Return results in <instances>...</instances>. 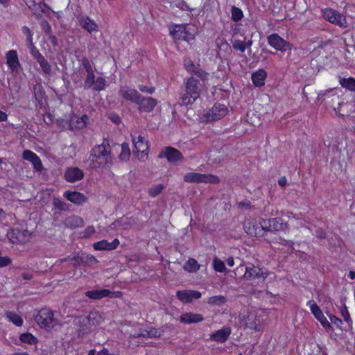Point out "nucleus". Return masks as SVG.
<instances>
[{
    "mask_svg": "<svg viewBox=\"0 0 355 355\" xmlns=\"http://www.w3.org/2000/svg\"><path fill=\"white\" fill-rule=\"evenodd\" d=\"M87 162L92 168H105L112 164L111 146L107 140L104 139L101 144L92 148Z\"/></svg>",
    "mask_w": 355,
    "mask_h": 355,
    "instance_id": "1",
    "label": "nucleus"
},
{
    "mask_svg": "<svg viewBox=\"0 0 355 355\" xmlns=\"http://www.w3.org/2000/svg\"><path fill=\"white\" fill-rule=\"evenodd\" d=\"M101 321L102 317L98 311H92L87 316L76 317L73 320V324L78 336L83 338L89 334L93 327L99 324Z\"/></svg>",
    "mask_w": 355,
    "mask_h": 355,
    "instance_id": "2",
    "label": "nucleus"
},
{
    "mask_svg": "<svg viewBox=\"0 0 355 355\" xmlns=\"http://www.w3.org/2000/svg\"><path fill=\"white\" fill-rule=\"evenodd\" d=\"M200 91L201 85L199 80L190 77L185 83V93L179 98V104L181 105L193 104L200 97Z\"/></svg>",
    "mask_w": 355,
    "mask_h": 355,
    "instance_id": "3",
    "label": "nucleus"
},
{
    "mask_svg": "<svg viewBox=\"0 0 355 355\" xmlns=\"http://www.w3.org/2000/svg\"><path fill=\"white\" fill-rule=\"evenodd\" d=\"M35 320L41 328L46 330L53 329L57 324L53 311L46 308L37 312L35 315Z\"/></svg>",
    "mask_w": 355,
    "mask_h": 355,
    "instance_id": "4",
    "label": "nucleus"
},
{
    "mask_svg": "<svg viewBox=\"0 0 355 355\" xmlns=\"http://www.w3.org/2000/svg\"><path fill=\"white\" fill-rule=\"evenodd\" d=\"M245 269V274L243 277L246 280L257 281V282H263L268 277V273L262 268L251 265L243 268V266H240L236 268L237 271H242Z\"/></svg>",
    "mask_w": 355,
    "mask_h": 355,
    "instance_id": "5",
    "label": "nucleus"
},
{
    "mask_svg": "<svg viewBox=\"0 0 355 355\" xmlns=\"http://www.w3.org/2000/svg\"><path fill=\"white\" fill-rule=\"evenodd\" d=\"M184 181L191 183H213L219 182V178L217 176L211 174H201L198 173H187L184 176Z\"/></svg>",
    "mask_w": 355,
    "mask_h": 355,
    "instance_id": "6",
    "label": "nucleus"
},
{
    "mask_svg": "<svg viewBox=\"0 0 355 355\" xmlns=\"http://www.w3.org/2000/svg\"><path fill=\"white\" fill-rule=\"evenodd\" d=\"M227 111V107L225 105L216 103L204 114L203 118L207 122L216 121L224 117Z\"/></svg>",
    "mask_w": 355,
    "mask_h": 355,
    "instance_id": "7",
    "label": "nucleus"
},
{
    "mask_svg": "<svg viewBox=\"0 0 355 355\" xmlns=\"http://www.w3.org/2000/svg\"><path fill=\"white\" fill-rule=\"evenodd\" d=\"M268 44L275 50L284 52L291 51L293 45L281 37L277 33H272L267 37Z\"/></svg>",
    "mask_w": 355,
    "mask_h": 355,
    "instance_id": "8",
    "label": "nucleus"
},
{
    "mask_svg": "<svg viewBox=\"0 0 355 355\" xmlns=\"http://www.w3.org/2000/svg\"><path fill=\"white\" fill-rule=\"evenodd\" d=\"M263 218L260 221H248L244 224L245 232L254 237L263 236L266 232L263 227Z\"/></svg>",
    "mask_w": 355,
    "mask_h": 355,
    "instance_id": "9",
    "label": "nucleus"
},
{
    "mask_svg": "<svg viewBox=\"0 0 355 355\" xmlns=\"http://www.w3.org/2000/svg\"><path fill=\"white\" fill-rule=\"evenodd\" d=\"M263 222L266 232L286 231L288 228L287 223H283L281 218L263 219Z\"/></svg>",
    "mask_w": 355,
    "mask_h": 355,
    "instance_id": "10",
    "label": "nucleus"
},
{
    "mask_svg": "<svg viewBox=\"0 0 355 355\" xmlns=\"http://www.w3.org/2000/svg\"><path fill=\"white\" fill-rule=\"evenodd\" d=\"M132 142L135 147L134 155L137 154L139 159H142L145 156H147L148 146L144 137L139 135L136 138L132 136Z\"/></svg>",
    "mask_w": 355,
    "mask_h": 355,
    "instance_id": "11",
    "label": "nucleus"
},
{
    "mask_svg": "<svg viewBox=\"0 0 355 355\" xmlns=\"http://www.w3.org/2000/svg\"><path fill=\"white\" fill-rule=\"evenodd\" d=\"M120 295V292L114 293L106 288L95 289L85 292V296L92 300H101L107 297L110 298L118 297Z\"/></svg>",
    "mask_w": 355,
    "mask_h": 355,
    "instance_id": "12",
    "label": "nucleus"
},
{
    "mask_svg": "<svg viewBox=\"0 0 355 355\" xmlns=\"http://www.w3.org/2000/svg\"><path fill=\"white\" fill-rule=\"evenodd\" d=\"M307 304L309 305L312 314L321 323L322 327L326 329H331V323L324 317L320 308L317 305V304L314 302L313 300H309L307 302Z\"/></svg>",
    "mask_w": 355,
    "mask_h": 355,
    "instance_id": "13",
    "label": "nucleus"
},
{
    "mask_svg": "<svg viewBox=\"0 0 355 355\" xmlns=\"http://www.w3.org/2000/svg\"><path fill=\"white\" fill-rule=\"evenodd\" d=\"M139 102L137 103L139 105L138 110L140 112L150 113L157 106L158 102L156 98L153 97H145L141 95Z\"/></svg>",
    "mask_w": 355,
    "mask_h": 355,
    "instance_id": "14",
    "label": "nucleus"
},
{
    "mask_svg": "<svg viewBox=\"0 0 355 355\" xmlns=\"http://www.w3.org/2000/svg\"><path fill=\"white\" fill-rule=\"evenodd\" d=\"M323 15L324 19L329 22L340 26H345V17L336 10L333 9H325Z\"/></svg>",
    "mask_w": 355,
    "mask_h": 355,
    "instance_id": "15",
    "label": "nucleus"
},
{
    "mask_svg": "<svg viewBox=\"0 0 355 355\" xmlns=\"http://www.w3.org/2000/svg\"><path fill=\"white\" fill-rule=\"evenodd\" d=\"M170 33L175 40L189 41L192 38V35L187 30L185 25H175Z\"/></svg>",
    "mask_w": 355,
    "mask_h": 355,
    "instance_id": "16",
    "label": "nucleus"
},
{
    "mask_svg": "<svg viewBox=\"0 0 355 355\" xmlns=\"http://www.w3.org/2000/svg\"><path fill=\"white\" fill-rule=\"evenodd\" d=\"M119 94L125 100L131 101L134 103L139 102L138 101L141 95L136 89H132L129 87H121L119 91Z\"/></svg>",
    "mask_w": 355,
    "mask_h": 355,
    "instance_id": "17",
    "label": "nucleus"
},
{
    "mask_svg": "<svg viewBox=\"0 0 355 355\" xmlns=\"http://www.w3.org/2000/svg\"><path fill=\"white\" fill-rule=\"evenodd\" d=\"M83 177V171L78 167L67 168L64 173V178L69 182L79 181L82 180Z\"/></svg>",
    "mask_w": 355,
    "mask_h": 355,
    "instance_id": "18",
    "label": "nucleus"
},
{
    "mask_svg": "<svg viewBox=\"0 0 355 355\" xmlns=\"http://www.w3.org/2000/svg\"><path fill=\"white\" fill-rule=\"evenodd\" d=\"M77 19L79 25L89 33H91L97 31L98 26L96 23L87 16L80 15L77 17Z\"/></svg>",
    "mask_w": 355,
    "mask_h": 355,
    "instance_id": "19",
    "label": "nucleus"
},
{
    "mask_svg": "<svg viewBox=\"0 0 355 355\" xmlns=\"http://www.w3.org/2000/svg\"><path fill=\"white\" fill-rule=\"evenodd\" d=\"M164 157H166L170 162H175L182 159V153L173 147H167L164 152L159 153L158 155L159 158Z\"/></svg>",
    "mask_w": 355,
    "mask_h": 355,
    "instance_id": "20",
    "label": "nucleus"
},
{
    "mask_svg": "<svg viewBox=\"0 0 355 355\" xmlns=\"http://www.w3.org/2000/svg\"><path fill=\"white\" fill-rule=\"evenodd\" d=\"M181 323L192 324L198 323L204 320V318L201 314L187 312L182 313L179 318Z\"/></svg>",
    "mask_w": 355,
    "mask_h": 355,
    "instance_id": "21",
    "label": "nucleus"
},
{
    "mask_svg": "<svg viewBox=\"0 0 355 355\" xmlns=\"http://www.w3.org/2000/svg\"><path fill=\"white\" fill-rule=\"evenodd\" d=\"M119 245L118 239H114L112 242L107 240H102L93 244V247L96 250H115Z\"/></svg>",
    "mask_w": 355,
    "mask_h": 355,
    "instance_id": "22",
    "label": "nucleus"
},
{
    "mask_svg": "<svg viewBox=\"0 0 355 355\" xmlns=\"http://www.w3.org/2000/svg\"><path fill=\"white\" fill-rule=\"evenodd\" d=\"M63 196L68 200L76 205H82L87 200V198L83 193L78 191H67Z\"/></svg>",
    "mask_w": 355,
    "mask_h": 355,
    "instance_id": "23",
    "label": "nucleus"
},
{
    "mask_svg": "<svg viewBox=\"0 0 355 355\" xmlns=\"http://www.w3.org/2000/svg\"><path fill=\"white\" fill-rule=\"evenodd\" d=\"M6 62L12 71H18L20 64L15 50H10L6 53Z\"/></svg>",
    "mask_w": 355,
    "mask_h": 355,
    "instance_id": "24",
    "label": "nucleus"
},
{
    "mask_svg": "<svg viewBox=\"0 0 355 355\" xmlns=\"http://www.w3.org/2000/svg\"><path fill=\"white\" fill-rule=\"evenodd\" d=\"M64 225L67 227L75 229L83 227L84 225V220L80 216L72 215L65 218Z\"/></svg>",
    "mask_w": 355,
    "mask_h": 355,
    "instance_id": "25",
    "label": "nucleus"
},
{
    "mask_svg": "<svg viewBox=\"0 0 355 355\" xmlns=\"http://www.w3.org/2000/svg\"><path fill=\"white\" fill-rule=\"evenodd\" d=\"M231 334L230 327H223L211 335V338L216 342L223 343L227 340Z\"/></svg>",
    "mask_w": 355,
    "mask_h": 355,
    "instance_id": "26",
    "label": "nucleus"
},
{
    "mask_svg": "<svg viewBox=\"0 0 355 355\" xmlns=\"http://www.w3.org/2000/svg\"><path fill=\"white\" fill-rule=\"evenodd\" d=\"M267 72L264 69H259L252 74V81L256 87H262L265 84Z\"/></svg>",
    "mask_w": 355,
    "mask_h": 355,
    "instance_id": "27",
    "label": "nucleus"
},
{
    "mask_svg": "<svg viewBox=\"0 0 355 355\" xmlns=\"http://www.w3.org/2000/svg\"><path fill=\"white\" fill-rule=\"evenodd\" d=\"M7 236L12 243H18L24 241V232L19 229L8 230Z\"/></svg>",
    "mask_w": 355,
    "mask_h": 355,
    "instance_id": "28",
    "label": "nucleus"
},
{
    "mask_svg": "<svg viewBox=\"0 0 355 355\" xmlns=\"http://www.w3.org/2000/svg\"><path fill=\"white\" fill-rule=\"evenodd\" d=\"M339 83L342 87L350 92H355V78L339 77Z\"/></svg>",
    "mask_w": 355,
    "mask_h": 355,
    "instance_id": "29",
    "label": "nucleus"
},
{
    "mask_svg": "<svg viewBox=\"0 0 355 355\" xmlns=\"http://www.w3.org/2000/svg\"><path fill=\"white\" fill-rule=\"evenodd\" d=\"M200 264L194 259L190 258L184 264V269L189 272H196L200 269Z\"/></svg>",
    "mask_w": 355,
    "mask_h": 355,
    "instance_id": "30",
    "label": "nucleus"
},
{
    "mask_svg": "<svg viewBox=\"0 0 355 355\" xmlns=\"http://www.w3.org/2000/svg\"><path fill=\"white\" fill-rule=\"evenodd\" d=\"M227 302L226 298L223 295H215L208 298L207 303L212 306H222Z\"/></svg>",
    "mask_w": 355,
    "mask_h": 355,
    "instance_id": "31",
    "label": "nucleus"
},
{
    "mask_svg": "<svg viewBox=\"0 0 355 355\" xmlns=\"http://www.w3.org/2000/svg\"><path fill=\"white\" fill-rule=\"evenodd\" d=\"M37 62L39 63L44 74L47 76H51V65L49 63V62L46 60V58L44 56L39 59Z\"/></svg>",
    "mask_w": 355,
    "mask_h": 355,
    "instance_id": "32",
    "label": "nucleus"
},
{
    "mask_svg": "<svg viewBox=\"0 0 355 355\" xmlns=\"http://www.w3.org/2000/svg\"><path fill=\"white\" fill-rule=\"evenodd\" d=\"M7 318L11 321L17 327H21L23 324L22 318L16 313L12 311H7L6 313Z\"/></svg>",
    "mask_w": 355,
    "mask_h": 355,
    "instance_id": "33",
    "label": "nucleus"
},
{
    "mask_svg": "<svg viewBox=\"0 0 355 355\" xmlns=\"http://www.w3.org/2000/svg\"><path fill=\"white\" fill-rule=\"evenodd\" d=\"M130 156V150L128 144L124 142L121 144V152L119 156L121 161H128Z\"/></svg>",
    "mask_w": 355,
    "mask_h": 355,
    "instance_id": "34",
    "label": "nucleus"
},
{
    "mask_svg": "<svg viewBox=\"0 0 355 355\" xmlns=\"http://www.w3.org/2000/svg\"><path fill=\"white\" fill-rule=\"evenodd\" d=\"M164 187V184H158L149 188L148 193L151 197H156L162 191Z\"/></svg>",
    "mask_w": 355,
    "mask_h": 355,
    "instance_id": "35",
    "label": "nucleus"
},
{
    "mask_svg": "<svg viewBox=\"0 0 355 355\" xmlns=\"http://www.w3.org/2000/svg\"><path fill=\"white\" fill-rule=\"evenodd\" d=\"M83 258V264L84 265H94L98 263V260L96 258L91 254H88L86 253H81Z\"/></svg>",
    "mask_w": 355,
    "mask_h": 355,
    "instance_id": "36",
    "label": "nucleus"
},
{
    "mask_svg": "<svg viewBox=\"0 0 355 355\" xmlns=\"http://www.w3.org/2000/svg\"><path fill=\"white\" fill-rule=\"evenodd\" d=\"M20 340L28 344H35L37 338L30 333H25L20 336Z\"/></svg>",
    "mask_w": 355,
    "mask_h": 355,
    "instance_id": "37",
    "label": "nucleus"
},
{
    "mask_svg": "<svg viewBox=\"0 0 355 355\" xmlns=\"http://www.w3.org/2000/svg\"><path fill=\"white\" fill-rule=\"evenodd\" d=\"M232 48L236 51H239L241 53L245 52L246 49V44L245 42L240 40H234L232 41Z\"/></svg>",
    "mask_w": 355,
    "mask_h": 355,
    "instance_id": "38",
    "label": "nucleus"
},
{
    "mask_svg": "<svg viewBox=\"0 0 355 355\" xmlns=\"http://www.w3.org/2000/svg\"><path fill=\"white\" fill-rule=\"evenodd\" d=\"M95 74L94 71L87 73V77L85 80L84 87L85 89L91 88L94 85Z\"/></svg>",
    "mask_w": 355,
    "mask_h": 355,
    "instance_id": "39",
    "label": "nucleus"
},
{
    "mask_svg": "<svg viewBox=\"0 0 355 355\" xmlns=\"http://www.w3.org/2000/svg\"><path fill=\"white\" fill-rule=\"evenodd\" d=\"M231 12L232 19L234 21H239L243 17L242 10L236 6H232Z\"/></svg>",
    "mask_w": 355,
    "mask_h": 355,
    "instance_id": "40",
    "label": "nucleus"
},
{
    "mask_svg": "<svg viewBox=\"0 0 355 355\" xmlns=\"http://www.w3.org/2000/svg\"><path fill=\"white\" fill-rule=\"evenodd\" d=\"M213 266L214 270L218 272H225L226 270V267L225 266L224 262L218 258L214 259Z\"/></svg>",
    "mask_w": 355,
    "mask_h": 355,
    "instance_id": "41",
    "label": "nucleus"
},
{
    "mask_svg": "<svg viewBox=\"0 0 355 355\" xmlns=\"http://www.w3.org/2000/svg\"><path fill=\"white\" fill-rule=\"evenodd\" d=\"M177 297L184 303L191 302L190 295L188 290L179 291L177 292Z\"/></svg>",
    "mask_w": 355,
    "mask_h": 355,
    "instance_id": "42",
    "label": "nucleus"
},
{
    "mask_svg": "<svg viewBox=\"0 0 355 355\" xmlns=\"http://www.w3.org/2000/svg\"><path fill=\"white\" fill-rule=\"evenodd\" d=\"M53 205L60 210L67 211L69 209V205L57 198H53Z\"/></svg>",
    "mask_w": 355,
    "mask_h": 355,
    "instance_id": "43",
    "label": "nucleus"
},
{
    "mask_svg": "<svg viewBox=\"0 0 355 355\" xmlns=\"http://www.w3.org/2000/svg\"><path fill=\"white\" fill-rule=\"evenodd\" d=\"M105 83L106 81L103 78L98 77L92 87L96 91H101L105 88Z\"/></svg>",
    "mask_w": 355,
    "mask_h": 355,
    "instance_id": "44",
    "label": "nucleus"
},
{
    "mask_svg": "<svg viewBox=\"0 0 355 355\" xmlns=\"http://www.w3.org/2000/svg\"><path fill=\"white\" fill-rule=\"evenodd\" d=\"M340 314L345 322H347V323L352 324V320L350 318V315L345 303H343L342 304Z\"/></svg>",
    "mask_w": 355,
    "mask_h": 355,
    "instance_id": "45",
    "label": "nucleus"
},
{
    "mask_svg": "<svg viewBox=\"0 0 355 355\" xmlns=\"http://www.w3.org/2000/svg\"><path fill=\"white\" fill-rule=\"evenodd\" d=\"M81 63H82L83 67L84 68V69L86 71L87 73L94 71L93 67L87 58H83L81 60Z\"/></svg>",
    "mask_w": 355,
    "mask_h": 355,
    "instance_id": "46",
    "label": "nucleus"
},
{
    "mask_svg": "<svg viewBox=\"0 0 355 355\" xmlns=\"http://www.w3.org/2000/svg\"><path fill=\"white\" fill-rule=\"evenodd\" d=\"M40 26L46 35L51 33V27L46 19L40 21Z\"/></svg>",
    "mask_w": 355,
    "mask_h": 355,
    "instance_id": "47",
    "label": "nucleus"
},
{
    "mask_svg": "<svg viewBox=\"0 0 355 355\" xmlns=\"http://www.w3.org/2000/svg\"><path fill=\"white\" fill-rule=\"evenodd\" d=\"M184 65L186 69L189 72H193L196 68L193 62L189 58H186L184 60Z\"/></svg>",
    "mask_w": 355,
    "mask_h": 355,
    "instance_id": "48",
    "label": "nucleus"
},
{
    "mask_svg": "<svg viewBox=\"0 0 355 355\" xmlns=\"http://www.w3.org/2000/svg\"><path fill=\"white\" fill-rule=\"evenodd\" d=\"M37 155L34 153L33 152H32L31 150H25L24 152H23V154H22V157L24 159L26 160H28L30 161L31 162H32L33 159H35V157H36Z\"/></svg>",
    "mask_w": 355,
    "mask_h": 355,
    "instance_id": "49",
    "label": "nucleus"
},
{
    "mask_svg": "<svg viewBox=\"0 0 355 355\" xmlns=\"http://www.w3.org/2000/svg\"><path fill=\"white\" fill-rule=\"evenodd\" d=\"M139 89L143 92V93H147L149 94H152L155 92V87H148L146 85H139L138 86Z\"/></svg>",
    "mask_w": 355,
    "mask_h": 355,
    "instance_id": "50",
    "label": "nucleus"
},
{
    "mask_svg": "<svg viewBox=\"0 0 355 355\" xmlns=\"http://www.w3.org/2000/svg\"><path fill=\"white\" fill-rule=\"evenodd\" d=\"M329 317L332 324H334L337 328L342 329L341 325L343 324V321L340 318L333 315H329Z\"/></svg>",
    "mask_w": 355,
    "mask_h": 355,
    "instance_id": "51",
    "label": "nucleus"
},
{
    "mask_svg": "<svg viewBox=\"0 0 355 355\" xmlns=\"http://www.w3.org/2000/svg\"><path fill=\"white\" fill-rule=\"evenodd\" d=\"M31 163L33 164L34 168L37 171H40L42 169V164L40 158L37 156L34 159L32 160Z\"/></svg>",
    "mask_w": 355,
    "mask_h": 355,
    "instance_id": "52",
    "label": "nucleus"
},
{
    "mask_svg": "<svg viewBox=\"0 0 355 355\" xmlns=\"http://www.w3.org/2000/svg\"><path fill=\"white\" fill-rule=\"evenodd\" d=\"M148 337L149 338H159L161 336V332L159 329L153 328L149 331H146Z\"/></svg>",
    "mask_w": 355,
    "mask_h": 355,
    "instance_id": "53",
    "label": "nucleus"
},
{
    "mask_svg": "<svg viewBox=\"0 0 355 355\" xmlns=\"http://www.w3.org/2000/svg\"><path fill=\"white\" fill-rule=\"evenodd\" d=\"M30 53L31 55L37 61L40 59L43 55L40 53V51L37 49L35 46H32L29 48Z\"/></svg>",
    "mask_w": 355,
    "mask_h": 355,
    "instance_id": "54",
    "label": "nucleus"
},
{
    "mask_svg": "<svg viewBox=\"0 0 355 355\" xmlns=\"http://www.w3.org/2000/svg\"><path fill=\"white\" fill-rule=\"evenodd\" d=\"M70 129L73 128L83 129L86 126V122L85 121H80L78 118L76 119V125L73 126L72 123L69 124Z\"/></svg>",
    "mask_w": 355,
    "mask_h": 355,
    "instance_id": "55",
    "label": "nucleus"
},
{
    "mask_svg": "<svg viewBox=\"0 0 355 355\" xmlns=\"http://www.w3.org/2000/svg\"><path fill=\"white\" fill-rule=\"evenodd\" d=\"M192 73H195L196 76H198L202 80L205 79L207 76V73H206L204 70L197 67Z\"/></svg>",
    "mask_w": 355,
    "mask_h": 355,
    "instance_id": "56",
    "label": "nucleus"
},
{
    "mask_svg": "<svg viewBox=\"0 0 355 355\" xmlns=\"http://www.w3.org/2000/svg\"><path fill=\"white\" fill-rule=\"evenodd\" d=\"M118 225H120L123 228L126 229L130 226V222L128 218H121L116 221Z\"/></svg>",
    "mask_w": 355,
    "mask_h": 355,
    "instance_id": "57",
    "label": "nucleus"
},
{
    "mask_svg": "<svg viewBox=\"0 0 355 355\" xmlns=\"http://www.w3.org/2000/svg\"><path fill=\"white\" fill-rule=\"evenodd\" d=\"M276 240V243L280 244V245H290L291 248H293V243L292 241H287L284 239H282L281 237L278 238V239H275Z\"/></svg>",
    "mask_w": 355,
    "mask_h": 355,
    "instance_id": "58",
    "label": "nucleus"
},
{
    "mask_svg": "<svg viewBox=\"0 0 355 355\" xmlns=\"http://www.w3.org/2000/svg\"><path fill=\"white\" fill-rule=\"evenodd\" d=\"M190 295L191 302L193 299H199L201 297V293L198 291L188 290Z\"/></svg>",
    "mask_w": 355,
    "mask_h": 355,
    "instance_id": "59",
    "label": "nucleus"
},
{
    "mask_svg": "<svg viewBox=\"0 0 355 355\" xmlns=\"http://www.w3.org/2000/svg\"><path fill=\"white\" fill-rule=\"evenodd\" d=\"M71 260L74 261L75 266H80L83 264V258H82V254H78V255H73L71 258Z\"/></svg>",
    "mask_w": 355,
    "mask_h": 355,
    "instance_id": "60",
    "label": "nucleus"
},
{
    "mask_svg": "<svg viewBox=\"0 0 355 355\" xmlns=\"http://www.w3.org/2000/svg\"><path fill=\"white\" fill-rule=\"evenodd\" d=\"M95 232V229L94 226H88L84 231V236L85 237H89Z\"/></svg>",
    "mask_w": 355,
    "mask_h": 355,
    "instance_id": "61",
    "label": "nucleus"
},
{
    "mask_svg": "<svg viewBox=\"0 0 355 355\" xmlns=\"http://www.w3.org/2000/svg\"><path fill=\"white\" fill-rule=\"evenodd\" d=\"M47 37H48V40L50 41V42L52 44V45L53 46H58V39L55 35L50 33V34L47 35Z\"/></svg>",
    "mask_w": 355,
    "mask_h": 355,
    "instance_id": "62",
    "label": "nucleus"
},
{
    "mask_svg": "<svg viewBox=\"0 0 355 355\" xmlns=\"http://www.w3.org/2000/svg\"><path fill=\"white\" fill-rule=\"evenodd\" d=\"M21 31H22L24 35H26V38L33 37V33L28 27L24 26L21 28Z\"/></svg>",
    "mask_w": 355,
    "mask_h": 355,
    "instance_id": "63",
    "label": "nucleus"
},
{
    "mask_svg": "<svg viewBox=\"0 0 355 355\" xmlns=\"http://www.w3.org/2000/svg\"><path fill=\"white\" fill-rule=\"evenodd\" d=\"M315 235L319 239H324L326 237V233L324 230L320 228L315 231Z\"/></svg>",
    "mask_w": 355,
    "mask_h": 355,
    "instance_id": "64",
    "label": "nucleus"
}]
</instances>
